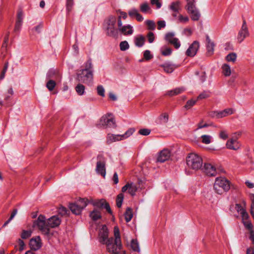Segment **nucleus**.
Wrapping results in <instances>:
<instances>
[{
    "mask_svg": "<svg viewBox=\"0 0 254 254\" xmlns=\"http://www.w3.org/2000/svg\"><path fill=\"white\" fill-rule=\"evenodd\" d=\"M93 65L91 59L88 60L83 65V68L78 71L76 79L79 82L89 84L93 79Z\"/></svg>",
    "mask_w": 254,
    "mask_h": 254,
    "instance_id": "f257e3e1",
    "label": "nucleus"
},
{
    "mask_svg": "<svg viewBox=\"0 0 254 254\" xmlns=\"http://www.w3.org/2000/svg\"><path fill=\"white\" fill-rule=\"evenodd\" d=\"M118 18L114 15H110L104 21L103 28L107 36L116 38L118 36V28L116 27Z\"/></svg>",
    "mask_w": 254,
    "mask_h": 254,
    "instance_id": "f03ea898",
    "label": "nucleus"
},
{
    "mask_svg": "<svg viewBox=\"0 0 254 254\" xmlns=\"http://www.w3.org/2000/svg\"><path fill=\"white\" fill-rule=\"evenodd\" d=\"M186 162L189 168L195 171L200 169L203 163L201 157L194 153L188 155L186 158Z\"/></svg>",
    "mask_w": 254,
    "mask_h": 254,
    "instance_id": "7ed1b4c3",
    "label": "nucleus"
},
{
    "mask_svg": "<svg viewBox=\"0 0 254 254\" xmlns=\"http://www.w3.org/2000/svg\"><path fill=\"white\" fill-rule=\"evenodd\" d=\"M213 187L216 193L222 194L230 190V182L225 178H217L215 179Z\"/></svg>",
    "mask_w": 254,
    "mask_h": 254,
    "instance_id": "20e7f679",
    "label": "nucleus"
},
{
    "mask_svg": "<svg viewBox=\"0 0 254 254\" xmlns=\"http://www.w3.org/2000/svg\"><path fill=\"white\" fill-rule=\"evenodd\" d=\"M45 220V217L40 215L38 219L34 222L33 226L37 228L44 234L48 235L49 234V228L47 225V221H46Z\"/></svg>",
    "mask_w": 254,
    "mask_h": 254,
    "instance_id": "39448f33",
    "label": "nucleus"
},
{
    "mask_svg": "<svg viewBox=\"0 0 254 254\" xmlns=\"http://www.w3.org/2000/svg\"><path fill=\"white\" fill-rule=\"evenodd\" d=\"M187 5L186 9L188 12L190 14L191 19L193 21H198L200 18V14L194 5V0H186Z\"/></svg>",
    "mask_w": 254,
    "mask_h": 254,
    "instance_id": "423d86ee",
    "label": "nucleus"
},
{
    "mask_svg": "<svg viewBox=\"0 0 254 254\" xmlns=\"http://www.w3.org/2000/svg\"><path fill=\"white\" fill-rule=\"evenodd\" d=\"M100 125L105 127H116L115 120L111 114H108L102 117L100 120Z\"/></svg>",
    "mask_w": 254,
    "mask_h": 254,
    "instance_id": "0eeeda50",
    "label": "nucleus"
},
{
    "mask_svg": "<svg viewBox=\"0 0 254 254\" xmlns=\"http://www.w3.org/2000/svg\"><path fill=\"white\" fill-rule=\"evenodd\" d=\"M249 35L250 33L247 25L246 21L245 19H244L241 28L239 31L237 36L238 42L239 43H242L245 40V39L249 37Z\"/></svg>",
    "mask_w": 254,
    "mask_h": 254,
    "instance_id": "6e6552de",
    "label": "nucleus"
},
{
    "mask_svg": "<svg viewBox=\"0 0 254 254\" xmlns=\"http://www.w3.org/2000/svg\"><path fill=\"white\" fill-rule=\"evenodd\" d=\"M118 32L120 31L125 35H130L133 33V30L132 29V27L131 25H122L121 16H118Z\"/></svg>",
    "mask_w": 254,
    "mask_h": 254,
    "instance_id": "1a4fd4ad",
    "label": "nucleus"
},
{
    "mask_svg": "<svg viewBox=\"0 0 254 254\" xmlns=\"http://www.w3.org/2000/svg\"><path fill=\"white\" fill-rule=\"evenodd\" d=\"M97 159L96 171L98 174H100L104 178L106 176L105 162L102 155H98Z\"/></svg>",
    "mask_w": 254,
    "mask_h": 254,
    "instance_id": "9d476101",
    "label": "nucleus"
},
{
    "mask_svg": "<svg viewBox=\"0 0 254 254\" xmlns=\"http://www.w3.org/2000/svg\"><path fill=\"white\" fill-rule=\"evenodd\" d=\"M175 33L173 32H168L166 33L165 39L170 44L174 46L176 49H179L181 46V43L179 40L174 37Z\"/></svg>",
    "mask_w": 254,
    "mask_h": 254,
    "instance_id": "9b49d317",
    "label": "nucleus"
},
{
    "mask_svg": "<svg viewBox=\"0 0 254 254\" xmlns=\"http://www.w3.org/2000/svg\"><path fill=\"white\" fill-rule=\"evenodd\" d=\"M109 231L107 226L104 225L102 227L99 232V241L102 244H105L109 239L108 238Z\"/></svg>",
    "mask_w": 254,
    "mask_h": 254,
    "instance_id": "f8f14e48",
    "label": "nucleus"
},
{
    "mask_svg": "<svg viewBox=\"0 0 254 254\" xmlns=\"http://www.w3.org/2000/svg\"><path fill=\"white\" fill-rule=\"evenodd\" d=\"M199 48V43L197 41H194L190 46L186 52L187 56L193 57L197 53V52Z\"/></svg>",
    "mask_w": 254,
    "mask_h": 254,
    "instance_id": "ddd939ff",
    "label": "nucleus"
},
{
    "mask_svg": "<svg viewBox=\"0 0 254 254\" xmlns=\"http://www.w3.org/2000/svg\"><path fill=\"white\" fill-rule=\"evenodd\" d=\"M61 77L62 76L60 72L57 69L51 68L49 69L46 75L47 79L60 80L61 79Z\"/></svg>",
    "mask_w": 254,
    "mask_h": 254,
    "instance_id": "4468645a",
    "label": "nucleus"
},
{
    "mask_svg": "<svg viewBox=\"0 0 254 254\" xmlns=\"http://www.w3.org/2000/svg\"><path fill=\"white\" fill-rule=\"evenodd\" d=\"M29 246L33 250H39L42 246L41 240L39 236L32 238L29 242Z\"/></svg>",
    "mask_w": 254,
    "mask_h": 254,
    "instance_id": "2eb2a0df",
    "label": "nucleus"
},
{
    "mask_svg": "<svg viewBox=\"0 0 254 254\" xmlns=\"http://www.w3.org/2000/svg\"><path fill=\"white\" fill-rule=\"evenodd\" d=\"M207 55L210 56L214 53L215 44L211 40L208 35L206 36Z\"/></svg>",
    "mask_w": 254,
    "mask_h": 254,
    "instance_id": "dca6fc26",
    "label": "nucleus"
},
{
    "mask_svg": "<svg viewBox=\"0 0 254 254\" xmlns=\"http://www.w3.org/2000/svg\"><path fill=\"white\" fill-rule=\"evenodd\" d=\"M203 169L204 172L207 176H215L216 175L215 167L210 163H205Z\"/></svg>",
    "mask_w": 254,
    "mask_h": 254,
    "instance_id": "f3484780",
    "label": "nucleus"
},
{
    "mask_svg": "<svg viewBox=\"0 0 254 254\" xmlns=\"http://www.w3.org/2000/svg\"><path fill=\"white\" fill-rule=\"evenodd\" d=\"M61 222V219L57 216H53L47 220V225L49 229L58 226Z\"/></svg>",
    "mask_w": 254,
    "mask_h": 254,
    "instance_id": "a211bd4d",
    "label": "nucleus"
},
{
    "mask_svg": "<svg viewBox=\"0 0 254 254\" xmlns=\"http://www.w3.org/2000/svg\"><path fill=\"white\" fill-rule=\"evenodd\" d=\"M171 156L170 151L168 149H164L160 153L157 158V161L160 162H164L168 160Z\"/></svg>",
    "mask_w": 254,
    "mask_h": 254,
    "instance_id": "6ab92c4d",
    "label": "nucleus"
},
{
    "mask_svg": "<svg viewBox=\"0 0 254 254\" xmlns=\"http://www.w3.org/2000/svg\"><path fill=\"white\" fill-rule=\"evenodd\" d=\"M227 148L236 150L240 148V144L236 139H230L226 143Z\"/></svg>",
    "mask_w": 254,
    "mask_h": 254,
    "instance_id": "aec40b11",
    "label": "nucleus"
},
{
    "mask_svg": "<svg viewBox=\"0 0 254 254\" xmlns=\"http://www.w3.org/2000/svg\"><path fill=\"white\" fill-rule=\"evenodd\" d=\"M245 227L250 230L249 239L252 241V243L254 245V230H253V226L252 223L249 221H245L243 222Z\"/></svg>",
    "mask_w": 254,
    "mask_h": 254,
    "instance_id": "412c9836",
    "label": "nucleus"
},
{
    "mask_svg": "<svg viewBox=\"0 0 254 254\" xmlns=\"http://www.w3.org/2000/svg\"><path fill=\"white\" fill-rule=\"evenodd\" d=\"M69 208L71 212L75 215H79L82 211L81 209L79 207V205H78L75 202L74 203H70Z\"/></svg>",
    "mask_w": 254,
    "mask_h": 254,
    "instance_id": "4be33fe9",
    "label": "nucleus"
},
{
    "mask_svg": "<svg viewBox=\"0 0 254 254\" xmlns=\"http://www.w3.org/2000/svg\"><path fill=\"white\" fill-rule=\"evenodd\" d=\"M184 91L185 89L183 87L176 88L174 89L168 91L166 93V95H168L169 96H173L178 95L182 93Z\"/></svg>",
    "mask_w": 254,
    "mask_h": 254,
    "instance_id": "5701e85b",
    "label": "nucleus"
},
{
    "mask_svg": "<svg viewBox=\"0 0 254 254\" xmlns=\"http://www.w3.org/2000/svg\"><path fill=\"white\" fill-rule=\"evenodd\" d=\"M181 2L180 0L172 2L169 6L170 9L174 12H178L180 9Z\"/></svg>",
    "mask_w": 254,
    "mask_h": 254,
    "instance_id": "b1692460",
    "label": "nucleus"
},
{
    "mask_svg": "<svg viewBox=\"0 0 254 254\" xmlns=\"http://www.w3.org/2000/svg\"><path fill=\"white\" fill-rule=\"evenodd\" d=\"M163 68L164 71L167 73H171L176 68L174 64H170L169 63H165L160 65Z\"/></svg>",
    "mask_w": 254,
    "mask_h": 254,
    "instance_id": "393cba45",
    "label": "nucleus"
},
{
    "mask_svg": "<svg viewBox=\"0 0 254 254\" xmlns=\"http://www.w3.org/2000/svg\"><path fill=\"white\" fill-rule=\"evenodd\" d=\"M144 42L145 37L142 35L137 36L134 39V43L137 47H142L144 45Z\"/></svg>",
    "mask_w": 254,
    "mask_h": 254,
    "instance_id": "a878e982",
    "label": "nucleus"
},
{
    "mask_svg": "<svg viewBox=\"0 0 254 254\" xmlns=\"http://www.w3.org/2000/svg\"><path fill=\"white\" fill-rule=\"evenodd\" d=\"M24 17V14L21 10H19L17 14V31L21 27L23 19Z\"/></svg>",
    "mask_w": 254,
    "mask_h": 254,
    "instance_id": "bb28decb",
    "label": "nucleus"
},
{
    "mask_svg": "<svg viewBox=\"0 0 254 254\" xmlns=\"http://www.w3.org/2000/svg\"><path fill=\"white\" fill-rule=\"evenodd\" d=\"M75 202L78 205H79V207L82 210L88 204V201L86 198H80Z\"/></svg>",
    "mask_w": 254,
    "mask_h": 254,
    "instance_id": "cd10ccee",
    "label": "nucleus"
},
{
    "mask_svg": "<svg viewBox=\"0 0 254 254\" xmlns=\"http://www.w3.org/2000/svg\"><path fill=\"white\" fill-rule=\"evenodd\" d=\"M222 73L225 76H229L231 75V70L229 65L224 64L222 66Z\"/></svg>",
    "mask_w": 254,
    "mask_h": 254,
    "instance_id": "c85d7f7f",
    "label": "nucleus"
},
{
    "mask_svg": "<svg viewBox=\"0 0 254 254\" xmlns=\"http://www.w3.org/2000/svg\"><path fill=\"white\" fill-rule=\"evenodd\" d=\"M90 216L93 220L96 221L99 219L101 218V215L99 211L95 209L91 212Z\"/></svg>",
    "mask_w": 254,
    "mask_h": 254,
    "instance_id": "c756f323",
    "label": "nucleus"
},
{
    "mask_svg": "<svg viewBox=\"0 0 254 254\" xmlns=\"http://www.w3.org/2000/svg\"><path fill=\"white\" fill-rule=\"evenodd\" d=\"M133 216L132 210L130 207H127L125 213V220L127 222H129Z\"/></svg>",
    "mask_w": 254,
    "mask_h": 254,
    "instance_id": "7c9ffc66",
    "label": "nucleus"
},
{
    "mask_svg": "<svg viewBox=\"0 0 254 254\" xmlns=\"http://www.w3.org/2000/svg\"><path fill=\"white\" fill-rule=\"evenodd\" d=\"M130 247L133 251L137 252H140L139 244H138L137 240L132 239L131 240V243H130Z\"/></svg>",
    "mask_w": 254,
    "mask_h": 254,
    "instance_id": "2f4dec72",
    "label": "nucleus"
},
{
    "mask_svg": "<svg viewBox=\"0 0 254 254\" xmlns=\"http://www.w3.org/2000/svg\"><path fill=\"white\" fill-rule=\"evenodd\" d=\"M75 91L79 95H82L85 93V86L79 83L75 87Z\"/></svg>",
    "mask_w": 254,
    "mask_h": 254,
    "instance_id": "473e14b6",
    "label": "nucleus"
},
{
    "mask_svg": "<svg viewBox=\"0 0 254 254\" xmlns=\"http://www.w3.org/2000/svg\"><path fill=\"white\" fill-rule=\"evenodd\" d=\"M140 10L144 13H146L150 10V7L147 2H144L140 5Z\"/></svg>",
    "mask_w": 254,
    "mask_h": 254,
    "instance_id": "72a5a7b5",
    "label": "nucleus"
},
{
    "mask_svg": "<svg viewBox=\"0 0 254 254\" xmlns=\"http://www.w3.org/2000/svg\"><path fill=\"white\" fill-rule=\"evenodd\" d=\"M56 82L53 79H49V81L47 82L46 87L50 91H53L56 86Z\"/></svg>",
    "mask_w": 254,
    "mask_h": 254,
    "instance_id": "f704fd0d",
    "label": "nucleus"
},
{
    "mask_svg": "<svg viewBox=\"0 0 254 254\" xmlns=\"http://www.w3.org/2000/svg\"><path fill=\"white\" fill-rule=\"evenodd\" d=\"M114 233L115 236V239L114 238V241H115L116 242H121L120 230L117 226L114 227Z\"/></svg>",
    "mask_w": 254,
    "mask_h": 254,
    "instance_id": "c9c22d12",
    "label": "nucleus"
},
{
    "mask_svg": "<svg viewBox=\"0 0 254 254\" xmlns=\"http://www.w3.org/2000/svg\"><path fill=\"white\" fill-rule=\"evenodd\" d=\"M106 202L105 199H102L100 200H95L93 204L94 206H96L97 207L102 208L104 207V206Z\"/></svg>",
    "mask_w": 254,
    "mask_h": 254,
    "instance_id": "e433bc0d",
    "label": "nucleus"
},
{
    "mask_svg": "<svg viewBox=\"0 0 254 254\" xmlns=\"http://www.w3.org/2000/svg\"><path fill=\"white\" fill-rule=\"evenodd\" d=\"M236 58L237 55L235 53H230L226 57V60L227 62H232L233 63L236 61Z\"/></svg>",
    "mask_w": 254,
    "mask_h": 254,
    "instance_id": "4c0bfd02",
    "label": "nucleus"
},
{
    "mask_svg": "<svg viewBox=\"0 0 254 254\" xmlns=\"http://www.w3.org/2000/svg\"><path fill=\"white\" fill-rule=\"evenodd\" d=\"M149 30H154L155 29V23L153 20H147L145 22Z\"/></svg>",
    "mask_w": 254,
    "mask_h": 254,
    "instance_id": "58836bf2",
    "label": "nucleus"
},
{
    "mask_svg": "<svg viewBox=\"0 0 254 254\" xmlns=\"http://www.w3.org/2000/svg\"><path fill=\"white\" fill-rule=\"evenodd\" d=\"M137 188L136 185H134L133 183L129 184V187L128 189V193L130 194L132 196L135 195L136 191H137Z\"/></svg>",
    "mask_w": 254,
    "mask_h": 254,
    "instance_id": "ea45409f",
    "label": "nucleus"
},
{
    "mask_svg": "<svg viewBox=\"0 0 254 254\" xmlns=\"http://www.w3.org/2000/svg\"><path fill=\"white\" fill-rule=\"evenodd\" d=\"M197 101V99L196 100H193V99L189 100L187 102L186 104L185 105L184 107L187 110L190 109L195 104Z\"/></svg>",
    "mask_w": 254,
    "mask_h": 254,
    "instance_id": "a19ab883",
    "label": "nucleus"
},
{
    "mask_svg": "<svg viewBox=\"0 0 254 254\" xmlns=\"http://www.w3.org/2000/svg\"><path fill=\"white\" fill-rule=\"evenodd\" d=\"M124 199V194L123 193H120L118 195L116 199V204L118 207L120 208L122 205V203Z\"/></svg>",
    "mask_w": 254,
    "mask_h": 254,
    "instance_id": "79ce46f5",
    "label": "nucleus"
},
{
    "mask_svg": "<svg viewBox=\"0 0 254 254\" xmlns=\"http://www.w3.org/2000/svg\"><path fill=\"white\" fill-rule=\"evenodd\" d=\"M201 138L203 143L208 144L211 142V136L209 135H202Z\"/></svg>",
    "mask_w": 254,
    "mask_h": 254,
    "instance_id": "37998d69",
    "label": "nucleus"
},
{
    "mask_svg": "<svg viewBox=\"0 0 254 254\" xmlns=\"http://www.w3.org/2000/svg\"><path fill=\"white\" fill-rule=\"evenodd\" d=\"M210 96L209 92L204 91L201 93L197 98V100H202L203 99L207 98Z\"/></svg>",
    "mask_w": 254,
    "mask_h": 254,
    "instance_id": "c03bdc74",
    "label": "nucleus"
},
{
    "mask_svg": "<svg viewBox=\"0 0 254 254\" xmlns=\"http://www.w3.org/2000/svg\"><path fill=\"white\" fill-rule=\"evenodd\" d=\"M178 22L180 23H187L189 21V18L188 16H183L179 14L178 16Z\"/></svg>",
    "mask_w": 254,
    "mask_h": 254,
    "instance_id": "a18cd8bd",
    "label": "nucleus"
},
{
    "mask_svg": "<svg viewBox=\"0 0 254 254\" xmlns=\"http://www.w3.org/2000/svg\"><path fill=\"white\" fill-rule=\"evenodd\" d=\"M73 5V0H66V9L68 13L70 12L72 10Z\"/></svg>",
    "mask_w": 254,
    "mask_h": 254,
    "instance_id": "49530a36",
    "label": "nucleus"
},
{
    "mask_svg": "<svg viewBox=\"0 0 254 254\" xmlns=\"http://www.w3.org/2000/svg\"><path fill=\"white\" fill-rule=\"evenodd\" d=\"M120 47L121 51H125L129 48V45L127 41H122L120 43Z\"/></svg>",
    "mask_w": 254,
    "mask_h": 254,
    "instance_id": "de8ad7c7",
    "label": "nucleus"
},
{
    "mask_svg": "<svg viewBox=\"0 0 254 254\" xmlns=\"http://www.w3.org/2000/svg\"><path fill=\"white\" fill-rule=\"evenodd\" d=\"M97 91L99 96L103 97L105 96V89L102 85H98L97 87Z\"/></svg>",
    "mask_w": 254,
    "mask_h": 254,
    "instance_id": "09e8293b",
    "label": "nucleus"
},
{
    "mask_svg": "<svg viewBox=\"0 0 254 254\" xmlns=\"http://www.w3.org/2000/svg\"><path fill=\"white\" fill-rule=\"evenodd\" d=\"M151 132V129L148 128H141L139 130L138 133L142 135H148Z\"/></svg>",
    "mask_w": 254,
    "mask_h": 254,
    "instance_id": "8fccbe9b",
    "label": "nucleus"
},
{
    "mask_svg": "<svg viewBox=\"0 0 254 254\" xmlns=\"http://www.w3.org/2000/svg\"><path fill=\"white\" fill-rule=\"evenodd\" d=\"M31 235V231L29 230H23L21 234V237L23 239H26L29 238Z\"/></svg>",
    "mask_w": 254,
    "mask_h": 254,
    "instance_id": "3c124183",
    "label": "nucleus"
},
{
    "mask_svg": "<svg viewBox=\"0 0 254 254\" xmlns=\"http://www.w3.org/2000/svg\"><path fill=\"white\" fill-rule=\"evenodd\" d=\"M118 136H115L114 134H108L107 137V142L108 144H110L113 142H115V137H117Z\"/></svg>",
    "mask_w": 254,
    "mask_h": 254,
    "instance_id": "603ef678",
    "label": "nucleus"
},
{
    "mask_svg": "<svg viewBox=\"0 0 254 254\" xmlns=\"http://www.w3.org/2000/svg\"><path fill=\"white\" fill-rule=\"evenodd\" d=\"M138 12V11L136 9L133 8L128 11V14L130 17L134 18L136 17Z\"/></svg>",
    "mask_w": 254,
    "mask_h": 254,
    "instance_id": "864d4df0",
    "label": "nucleus"
},
{
    "mask_svg": "<svg viewBox=\"0 0 254 254\" xmlns=\"http://www.w3.org/2000/svg\"><path fill=\"white\" fill-rule=\"evenodd\" d=\"M134 131V129L132 128L128 129L124 134L122 135L124 139H126L130 136Z\"/></svg>",
    "mask_w": 254,
    "mask_h": 254,
    "instance_id": "5fc2aeb1",
    "label": "nucleus"
},
{
    "mask_svg": "<svg viewBox=\"0 0 254 254\" xmlns=\"http://www.w3.org/2000/svg\"><path fill=\"white\" fill-rule=\"evenodd\" d=\"M16 215V209H13L8 219L3 224L2 227H5L14 217Z\"/></svg>",
    "mask_w": 254,
    "mask_h": 254,
    "instance_id": "6e6d98bb",
    "label": "nucleus"
},
{
    "mask_svg": "<svg viewBox=\"0 0 254 254\" xmlns=\"http://www.w3.org/2000/svg\"><path fill=\"white\" fill-rule=\"evenodd\" d=\"M143 57L146 61H149L153 58V56L151 54L150 51L149 50H145L144 52Z\"/></svg>",
    "mask_w": 254,
    "mask_h": 254,
    "instance_id": "4d7b16f0",
    "label": "nucleus"
},
{
    "mask_svg": "<svg viewBox=\"0 0 254 254\" xmlns=\"http://www.w3.org/2000/svg\"><path fill=\"white\" fill-rule=\"evenodd\" d=\"M150 3L152 5H156V7L157 9L161 8L162 6L160 0H150Z\"/></svg>",
    "mask_w": 254,
    "mask_h": 254,
    "instance_id": "13d9d810",
    "label": "nucleus"
},
{
    "mask_svg": "<svg viewBox=\"0 0 254 254\" xmlns=\"http://www.w3.org/2000/svg\"><path fill=\"white\" fill-rule=\"evenodd\" d=\"M7 68H8V63H6L5 64L3 69L0 73V80H2L4 78L5 74L7 71Z\"/></svg>",
    "mask_w": 254,
    "mask_h": 254,
    "instance_id": "bf43d9fd",
    "label": "nucleus"
},
{
    "mask_svg": "<svg viewBox=\"0 0 254 254\" xmlns=\"http://www.w3.org/2000/svg\"><path fill=\"white\" fill-rule=\"evenodd\" d=\"M172 49L170 48H166L162 51V54L164 56H168L171 54Z\"/></svg>",
    "mask_w": 254,
    "mask_h": 254,
    "instance_id": "052dcab7",
    "label": "nucleus"
},
{
    "mask_svg": "<svg viewBox=\"0 0 254 254\" xmlns=\"http://www.w3.org/2000/svg\"><path fill=\"white\" fill-rule=\"evenodd\" d=\"M235 209L240 214L246 210L240 204H236L235 205Z\"/></svg>",
    "mask_w": 254,
    "mask_h": 254,
    "instance_id": "680f3d73",
    "label": "nucleus"
},
{
    "mask_svg": "<svg viewBox=\"0 0 254 254\" xmlns=\"http://www.w3.org/2000/svg\"><path fill=\"white\" fill-rule=\"evenodd\" d=\"M147 39L150 43H152L155 39L154 33L152 32H149L147 35Z\"/></svg>",
    "mask_w": 254,
    "mask_h": 254,
    "instance_id": "e2e57ef3",
    "label": "nucleus"
},
{
    "mask_svg": "<svg viewBox=\"0 0 254 254\" xmlns=\"http://www.w3.org/2000/svg\"><path fill=\"white\" fill-rule=\"evenodd\" d=\"M166 23L164 20H160L157 22V29L161 30L162 28L165 27Z\"/></svg>",
    "mask_w": 254,
    "mask_h": 254,
    "instance_id": "0e129e2a",
    "label": "nucleus"
},
{
    "mask_svg": "<svg viewBox=\"0 0 254 254\" xmlns=\"http://www.w3.org/2000/svg\"><path fill=\"white\" fill-rule=\"evenodd\" d=\"M219 137L222 139H226L228 137L227 131L225 130H221L219 134Z\"/></svg>",
    "mask_w": 254,
    "mask_h": 254,
    "instance_id": "69168bd1",
    "label": "nucleus"
},
{
    "mask_svg": "<svg viewBox=\"0 0 254 254\" xmlns=\"http://www.w3.org/2000/svg\"><path fill=\"white\" fill-rule=\"evenodd\" d=\"M241 215L242 218L243 222L249 220L248 219L249 216L246 210L244 212H243L242 214H241Z\"/></svg>",
    "mask_w": 254,
    "mask_h": 254,
    "instance_id": "338daca9",
    "label": "nucleus"
},
{
    "mask_svg": "<svg viewBox=\"0 0 254 254\" xmlns=\"http://www.w3.org/2000/svg\"><path fill=\"white\" fill-rule=\"evenodd\" d=\"M68 210L66 209L65 207H62L59 210V212L62 215H65L67 213Z\"/></svg>",
    "mask_w": 254,
    "mask_h": 254,
    "instance_id": "774afa93",
    "label": "nucleus"
}]
</instances>
